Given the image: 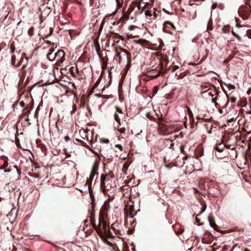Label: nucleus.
<instances>
[{
	"mask_svg": "<svg viewBox=\"0 0 251 251\" xmlns=\"http://www.w3.org/2000/svg\"><path fill=\"white\" fill-rule=\"evenodd\" d=\"M168 62L165 60L161 59V57H157L151 62V67L147 71V76L151 78L158 77L163 72L164 68L166 67Z\"/></svg>",
	"mask_w": 251,
	"mask_h": 251,
	"instance_id": "1",
	"label": "nucleus"
},
{
	"mask_svg": "<svg viewBox=\"0 0 251 251\" xmlns=\"http://www.w3.org/2000/svg\"><path fill=\"white\" fill-rule=\"evenodd\" d=\"M97 227L98 229V230L95 229V230L100 236H102L103 234H104L107 237H114L110 230V228L109 227H107L106 223L102 214H99V225L97 226Z\"/></svg>",
	"mask_w": 251,
	"mask_h": 251,
	"instance_id": "2",
	"label": "nucleus"
},
{
	"mask_svg": "<svg viewBox=\"0 0 251 251\" xmlns=\"http://www.w3.org/2000/svg\"><path fill=\"white\" fill-rule=\"evenodd\" d=\"M144 0H134L132 1L129 5V7L127 12L130 13L134 12L135 14L139 15L145 11L146 7L142 6L141 3L143 2Z\"/></svg>",
	"mask_w": 251,
	"mask_h": 251,
	"instance_id": "3",
	"label": "nucleus"
},
{
	"mask_svg": "<svg viewBox=\"0 0 251 251\" xmlns=\"http://www.w3.org/2000/svg\"><path fill=\"white\" fill-rule=\"evenodd\" d=\"M122 50V52L118 51L117 50H116V53L117 56V61L119 63H126V65H130L131 63V53L127 51L126 50L121 48Z\"/></svg>",
	"mask_w": 251,
	"mask_h": 251,
	"instance_id": "4",
	"label": "nucleus"
},
{
	"mask_svg": "<svg viewBox=\"0 0 251 251\" xmlns=\"http://www.w3.org/2000/svg\"><path fill=\"white\" fill-rule=\"evenodd\" d=\"M113 177V174L112 172L110 171L105 175H101L100 176V186L103 190V193L106 195L107 187L110 184V182L112 181Z\"/></svg>",
	"mask_w": 251,
	"mask_h": 251,
	"instance_id": "5",
	"label": "nucleus"
},
{
	"mask_svg": "<svg viewBox=\"0 0 251 251\" xmlns=\"http://www.w3.org/2000/svg\"><path fill=\"white\" fill-rule=\"evenodd\" d=\"M8 162L7 160L4 161V163L0 167V170H4V172L5 173L13 172L18 175L17 179H20L21 172L20 169L16 165L10 166L7 169Z\"/></svg>",
	"mask_w": 251,
	"mask_h": 251,
	"instance_id": "6",
	"label": "nucleus"
},
{
	"mask_svg": "<svg viewBox=\"0 0 251 251\" xmlns=\"http://www.w3.org/2000/svg\"><path fill=\"white\" fill-rule=\"evenodd\" d=\"M238 13L240 16L244 20L248 19L251 14V7L247 4L242 5L240 6L238 9Z\"/></svg>",
	"mask_w": 251,
	"mask_h": 251,
	"instance_id": "7",
	"label": "nucleus"
},
{
	"mask_svg": "<svg viewBox=\"0 0 251 251\" xmlns=\"http://www.w3.org/2000/svg\"><path fill=\"white\" fill-rule=\"evenodd\" d=\"M164 120L162 117L158 118L157 122L159 132L162 134H167L169 133L168 126L164 123Z\"/></svg>",
	"mask_w": 251,
	"mask_h": 251,
	"instance_id": "8",
	"label": "nucleus"
},
{
	"mask_svg": "<svg viewBox=\"0 0 251 251\" xmlns=\"http://www.w3.org/2000/svg\"><path fill=\"white\" fill-rule=\"evenodd\" d=\"M65 55L66 53L65 51L63 50H59L56 52L55 54V59L56 61L55 64L58 66H60L61 64H62L64 61L65 60Z\"/></svg>",
	"mask_w": 251,
	"mask_h": 251,
	"instance_id": "9",
	"label": "nucleus"
},
{
	"mask_svg": "<svg viewBox=\"0 0 251 251\" xmlns=\"http://www.w3.org/2000/svg\"><path fill=\"white\" fill-rule=\"evenodd\" d=\"M134 211V207L133 205H127L125 208V213L126 215V217H125V223L127 222V218L128 217L130 219H132L135 214H133V212Z\"/></svg>",
	"mask_w": 251,
	"mask_h": 251,
	"instance_id": "10",
	"label": "nucleus"
},
{
	"mask_svg": "<svg viewBox=\"0 0 251 251\" xmlns=\"http://www.w3.org/2000/svg\"><path fill=\"white\" fill-rule=\"evenodd\" d=\"M39 9L41 12V16L42 18H45L48 16L51 11V9L45 4L41 5Z\"/></svg>",
	"mask_w": 251,
	"mask_h": 251,
	"instance_id": "11",
	"label": "nucleus"
},
{
	"mask_svg": "<svg viewBox=\"0 0 251 251\" xmlns=\"http://www.w3.org/2000/svg\"><path fill=\"white\" fill-rule=\"evenodd\" d=\"M95 176H93V174L90 173L89 178L87 179V181L85 182V185L88 186V189L89 192V194L90 196L92 197V195L93 194V192L91 188L92 182L94 177Z\"/></svg>",
	"mask_w": 251,
	"mask_h": 251,
	"instance_id": "12",
	"label": "nucleus"
},
{
	"mask_svg": "<svg viewBox=\"0 0 251 251\" xmlns=\"http://www.w3.org/2000/svg\"><path fill=\"white\" fill-rule=\"evenodd\" d=\"M110 205L108 202H105L104 203L102 206L100 212L99 214H102L103 215V217H104L105 215L106 214L107 211L110 208Z\"/></svg>",
	"mask_w": 251,
	"mask_h": 251,
	"instance_id": "13",
	"label": "nucleus"
},
{
	"mask_svg": "<svg viewBox=\"0 0 251 251\" xmlns=\"http://www.w3.org/2000/svg\"><path fill=\"white\" fill-rule=\"evenodd\" d=\"M164 29L166 32H169L168 31H167V28L168 29H172L173 30H175L176 27L175 25L170 21H166L164 23Z\"/></svg>",
	"mask_w": 251,
	"mask_h": 251,
	"instance_id": "14",
	"label": "nucleus"
},
{
	"mask_svg": "<svg viewBox=\"0 0 251 251\" xmlns=\"http://www.w3.org/2000/svg\"><path fill=\"white\" fill-rule=\"evenodd\" d=\"M133 42L141 45L143 47H146L149 45V41L144 39H139L138 40H134Z\"/></svg>",
	"mask_w": 251,
	"mask_h": 251,
	"instance_id": "15",
	"label": "nucleus"
},
{
	"mask_svg": "<svg viewBox=\"0 0 251 251\" xmlns=\"http://www.w3.org/2000/svg\"><path fill=\"white\" fill-rule=\"evenodd\" d=\"M54 50L52 49H50L48 53L47 54V58L50 61H53L55 59V53H53Z\"/></svg>",
	"mask_w": 251,
	"mask_h": 251,
	"instance_id": "16",
	"label": "nucleus"
},
{
	"mask_svg": "<svg viewBox=\"0 0 251 251\" xmlns=\"http://www.w3.org/2000/svg\"><path fill=\"white\" fill-rule=\"evenodd\" d=\"M112 38L114 39V42L112 44V46L115 45V43H118L120 41V39H123V37L117 33H114L112 36Z\"/></svg>",
	"mask_w": 251,
	"mask_h": 251,
	"instance_id": "17",
	"label": "nucleus"
},
{
	"mask_svg": "<svg viewBox=\"0 0 251 251\" xmlns=\"http://www.w3.org/2000/svg\"><path fill=\"white\" fill-rule=\"evenodd\" d=\"M208 219V221H209V224L212 227L215 229H216L217 225L215 222V220H214V217L213 216H212L211 215H209Z\"/></svg>",
	"mask_w": 251,
	"mask_h": 251,
	"instance_id": "18",
	"label": "nucleus"
},
{
	"mask_svg": "<svg viewBox=\"0 0 251 251\" xmlns=\"http://www.w3.org/2000/svg\"><path fill=\"white\" fill-rule=\"evenodd\" d=\"M90 204H91V209L89 210V213L90 215V218H95V202H92Z\"/></svg>",
	"mask_w": 251,
	"mask_h": 251,
	"instance_id": "19",
	"label": "nucleus"
},
{
	"mask_svg": "<svg viewBox=\"0 0 251 251\" xmlns=\"http://www.w3.org/2000/svg\"><path fill=\"white\" fill-rule=\"evenodd\" d=\"M115 226H118V224L115 223L113 224L111 226V228L114 231L116 235H121V230L116 228Z\"/></svg>",
	"mask_w": 251,
	"mask_h": 251,
	"instance_id": "20",
	"label": "nucleus"
},
{
	"mask_svg": "<svg viewBox=\"0 0 251 251\" xmlns=\"http://www.w3.org/2000/svg\"><path fill=\"white\" fill-rule=\"evenodd\" d=\"M115 226H118V224L115 223L113 224L111 226V228L114 231L116 235H121V230L116 228Z\"/></svg>",
	"mask_w": 251,
	"mask_h": 251,
	"instance_id": "21",
	"label": "nucleus"
},
{
	"mask_svg": "<svg viewBox=\"0 0 251 251\" xmlns=\"http://www.w3.org/2000/svg\"><path fill=\"white\" fill-rule=\"evenodd\" d=\"M115 226H118V224L115 223L113 224L111 226V228L114 231L116 235H121V230L116 228Z\"/></svg>",
	"mask_w": 251,
	"mask_h": 251,
	"instance_id": "22",
	"label": "nucleus"
},
{
	"mask_svg": "<svg viewBox=\"0 0 251 251\" xmlns=\"http://www.w3.org/2000/svg\"><path fill=\"white\" fill-rule=\"evenodd\" d=\"M115 226H118V224L115 223L113 224L111 226V228L114 231L116 235H121V230L116 228Z\"/></svg>",
	"mask_w": 251,
	"mask_h": 251,
	"instance_id": "23",
	"label": "nucleus"
},
{
	"mask_svg": "<svg viewBox=\"0 0 251 251\" xmlns=\"http://www.w3.org/2000/svg\"><path fill=\"white\" fill-rule=\"evenodd\" d=\"M115 226H118V224L115 223L113 224L111 226V228L114 231L116 235H121V230L116 228Z\"/></svg>",
	"mask_w": 251,
	"mask_h": 251,
	"instance_id": "24",
	"label": "nucleus"
},
{
	"mask_svg": "<svg viewBox=\"0 0 251 251\" xmlns=\"http://www.w3.org/2000/svg\"><path fill=\"white\" fill-rule=\"evenodd\" d=\"M16 58L15 55H12L11 57V64L15 67H18L21 66V63H18L16 64Z\"/></svg>",
	"mask_w": 251,
	"mask_h": 251,
	"instance_id": "25",
	"label": "nucleus"
},
{
	"mask_svg": "<svg viewBox=\"0 0 251 251\" xmlns=\"http://www.w3.org/2000/svg\"><path fill=\"white\" fill-rule=\"evenodd\" d=\"M225 147V145H223L222 144H219V145H217L216 146V147H215V149L217 151H218L220 152H221L224 151Z\"/></svg>",
	"mask_w": 251,
	"mask_h": 251,
	"instance_id": "26",
	"label": "nucleus"
},
{
	"mask_svg": "<svg viewBox=\"0 0 251 251\" xmlns=\"http://www.w3.org/2000/svg\"><path fill=\"white\" fill-rule=\"evenodd\" d=\"M101 80L100 77H99V78L97 80V81L96 82V83L94 84L93 86L92 87L91 89L90 90V93H92L94 92V90L98 87V86L99 85L100 82Z\"/></svg>",
	"mask_w": 251,
	"mask_h": 251,
	"instance_id": "27",
	"label": "nucleus"
},
{
	"mask_svg": "<svg viewBox=\"0 0 251 251\" xmlns=\"http://www.w3.org/2000/svg\"><path fill=\"white\" fill-rule=\"evenodd\" d=\"M213 21L211 18H210L208 20L207 25V30H212L213 29Z\"/></svg>",
	"mask_w": 251,
	"mask_h": 251,
	"instance_id": "28",
	"label": "nucleus"
},
{
	"mask_svg": "<svg viewBox=\"0 0 251 251\" xmlns=\"http://www.w3.org/2000/svg\"><path fill=\"white\" fill-rule=\"evenodd\" d=\"M230 30V26L229 25H225L223 27L222 30L224 33H228L229 32Z\"/></svg>",
	"mask_w": 251,
	"mask_h": 251,
	"instance_id": "29",
	"label": "nucleus"
},
{
	"mask_svg": "<svg viewBox=\"0 0 251 251\" xmlns=\"http://www.w3.org/2000/svg\"><path fill=\"white\" fill-rule=\"evenodd\" d=\"M203 154V151L201 149H198L196 151L195 155L196 158H199Z\"/></svg>",
	"mask_w": 251,
	"mask_h": 251,
	"instance_id": "30",
	"label": "nucleus"
},
{
	"mask_svg": "<svg viewBox=\"0 0 251 251\" xmlns=\"http://www.w3.org/2000/svg\"><path fill=\"white\" fill-rule=\"evenodd\" d=\"M102 65L101 68L103 70L105 69L107 67V60H105L104 57H102L101 59Z\"/></svg>",
	"mask_w": 251,
	"mask_h": 251,
	"instance_id": "31",
	"label": "nucleus"
},
{
	"mask_svg": "<svg viewBox=\"0 0 251 251\" xmlns=\"http://www.w3.org/2000/svg\"><path fill=\"white\" fill-rule=\"evenodd\" d=\"M90 223H91V224L92 227L95 229H95L98 230V228L97 227V225H96V224L95 218H90Z\"/></svg>",
	"mask_w": 251,
	"mask_h": 251,
	"instance_id": "32",
	"label": "nucleus"
},
{
	"mask_svg": "<svg viewBox=\"0 0 251 251\" xmlns=\"http://www.w3.org/2000/svg\"><path fill=\"white\" fill-rule=\"evenodd\" d=\"M129 166V164L127 162H126L124 163L122 169V171L124 174H126V171L128 169Z\"/></svg>",
	"mask_w": 251,
	"mask_h": 251,
	"instance_id": "33",
	"label": "nucleus"
},
{
	"mask_svg": "<svg viewBox=\"0 0 251 251\" xmlns=\"http://www.w3.org/2000/svg\"><path fill=\"white\" fill-rule=\"evenodd\" d=\"M115 120L118 123L119 125H121V120L119 116L118 113L115 112L114 115Z\"/></svg>",
	"mask_w": 251,
	"mask_h": 251,
	"instance_id": "34",
	"label": "nucleus"
},
{
	"mask_svg": "<svg viewBox=\"0 0 251 251\" xmlns=\"http://www.w3.org/2000/svg\"><path fill=\"white\" fill-rule=\"evenodd\" d=\"M47 29L49 31V33L47 34L46 35H45V37L44 38V40L48 38L52 33L53 29L52 28H51V27L48 28Z\"/></svg>",
	"mask_w": 251,
	"mask_h": 251,
	"instance_id": "35",
	"label": "nucleus"
},
{
	"mask_svg": "<svg viewBox=\"0 0 251 251\" xmlns=\"http://www.w3.org/2000/svg\"><path fill=\"white\" fill-rule=\"evenodd\" d=\"M28 107H26L23 110V115L28 116L29 114L30 113V110L28 109Z\"/></svg>",
	"mask_w": 251,
	"mask_h": 251,
	"instance_id": "36",
	"label": "nucleus"
},
{
	"mask_svg": "<svg viewBox=\"0 0 251 251\" xmlns=\"http://www.w3.org/2000/svg\"><path fill=\"white\" fill-rule=\"evenodd\" d=\"M97 170H98V167H97L96 166H94L92 168L91 173L92 174H93V176H95L96 175L98 174Z\"/></svg>",
	"mask_w": 251,
	"mask_h": 251,
	"instance_id": "37",
	"label": "nucleus"
},
{
	"mask_svg": "<svg viewBox=\"0 0 251 251\" xmlns=\"http://www.w3.org/2000/svg\"><path fill=\"white\" fill-rule=\"evenodd\" d=\"M34 27L32 26V27H30L29 28V29L28 30V34L30 36H33V35H34Z\"/></svg>",
	"mask_w": 251,
	"mask_h": 251,
	"instance_id": "38",
	"label": "nucleus"
},
{
	"mask_svg": "<svg viewBox=\"0 0 251 251\" xmlns=\"http://www.w3.org/2000/svg\"><path fill=\"white\" fill-rule=\"evenodd\" d=\"M118 131L121 133H124L126 131V128L124 127H121V125L118 126Z\"/></svg>",
	"mask_w": 251,
	"mask_h": 251,
	"instance_id": "39",
	"label": "nucleus"
},
{
	"mask_svg": "<svg viewBox=\"0 0 251 251\" xmlns=\"http://www.w3.org/2000/svg\"><path fill=\"white\" fill-rule=\"evenodd\" d=\"M145 12V15L147 16V17H151L152 16V13H153V11L152 10H146L144 11Z\"/></svg>",
	"mask_w": 251,
	"mask_h": 251,
	"instance_id": "40",
	"label": "nucleus"
},
{
	"mask_svg": "<svg viewBox=\"0 0 251 251\" xmlns=\"http://www.w3.org/2000/svg\"><path fill=\"white\" fill-rule=\"evenodd\" d=\"M231 33L235 38H237V39L239 41H241V38L240 36L236 34L233 30H231Z\"/></svg>",
	"mask_w": 251,
	"mask_h": 251,
	"instance_id": "41",
	"label": "nucleus"
},
{
	"mask_svg": "<svg viewBox=\"0 0 251 251\" xmlns=\"http://www.w3.org/2000/svg\"><path fill=\"white\" fill-rule=\"evenodd\" d=\"M25 86H24L23 87H22L19 84L18 86V94L19 95H22L24 92L23 89L24 88Z\"/></svg>",
	"mask_w": 251,
	"mask_h": 251,
	"instance_id": "42",
	"label": "nucleus"
},
{
	"mask_svg": "<svg viewBox=\"0 0 251 251\" xmlns=\"http://www.w3.org/2000/svg\"><path fill=\"white\" fill-rule=\"evenodd\" d=\"M15 144L18 148L21 149L20 143V140L17 137H15Z\"/></svg>",
	"mask_w": 251,
	"mask_h": 251,
	"instance_id": "43",
	"label": "nucleus"
},
{
	"mask_svg": "<svg viewBox=\"0 0 251 251\" xmlns=\"http://www.w3.org/2000/svg\"><path fill=\"white\" fill-rule=\"evenodd\" d=\"M153 1V0H150L149 1H146V2H145L143 1V2H142V3L145 4L144 6H145L146 9L148 8V6L151 5V3H150V2H152Z\"/></svg>",
	"mask_w": 251,
	"mask_h": 251,
	"instance_id": "44",
	"label": "nucleus"
},
{
	"mask_svg": "<svg viewBox=\"0 0 251 251\" xmlns=\"http://www.w3.org/2000/svg\"><path fill=\"white\" fill-rule=\"evenodd\" d=\"M117 6L119 8L122 7L123 1L122 0H116Z\"/></svg>",
	"mask_w": 251,
	"mask_h": 251,
	"instance_id": "45",
	"label": "nucleus"
},
{
	"mask_svg": "<svg viewBox=\"0 0 251 251\" xmlns=\"http://www.w3.org/2000/svg\"><path fill=\"white\" fill-rule=\"evenodd\" d=\"M25 57L26 58V59L27 60V58L26 56V54L25 53H24V54H22V56L21 57V59L20 60V61H19L18 63H21V65L22 64L23 61V60H24V58Z\"/></svg>",
	"mask_w": 251,
	"mask_h": 251,
	"instance_id": "46",
	"label": "nucleus"
},
{
	"mask_svg": "<svg viewBox=\"0 0 251 251\" xmlns=\"http://www.w3.org/2000/svg\"><path fill=\"white\" fill-rule=\"evenodd\" d=\"M205 117V115H202L201 117V116H199V117H197V119H203L204 120V121L205 122H209L210 121V119H204V117Z\"/></svg>",
	"mask_w": 251,
	"mask_h": 251,
	"instance_id": "47",
	"label": "nucleus"
},
{
	"mask_svg": "<svg viewBox=\"0 0 251 251\" xmlns=\"http://www.w3.org/2000/svg\"><path fill=\"white\" fill-rule=\"evenodd\" d=\"M77 110V107L76 105L73 104V110L71 111V114L73 115L74 114Z\"/></svg>",
	"mask_w": 251,
	"mask_h": 251,
	"instance_id": "48",
	"label": "nucleus"
},
{
	"mask_svg": "<svg viewBox=\"0 0 251 251\" xmlns=\"http://www.w3.org/2000/svg\"><path fill=\"white\" fill-rule=\"evenodd\" d=\"M80 143H81V145L82 146L86 148L87 149H88L89 150H91L90 147L88 145H87L86 143L84 142L83 141H80Z\"/></svg>",
	"mask_w": 251,
	"mask_h": 251,
	"instance_id": "49",
	"label": "nucleus"
},
{
	"mask_svg": "<svg viewBox=\"0 0 251 251\" xmlns=\"http://www.w3.org/2000/svg\"><path fill=\"white\" fill-rule=\"evenodd\" d=\"M246 35L249 39H251V29H248L246 31Z\"/></svg>",
	"mask_w": 251,
	"mask_h": 251,
	"instance_id": "50",
	"label": "nucleus"
},
{
	"mask_svg": "<svg viewBox=\"0 0 251 251\" xmlns=\"http://www.w3.org/2000/svg\"><path fill=\"white\" fill-rule=\"evenodd\" d=\"M208 86L206 84H205L204 83H202L201 86V90H204V89H206L207 88H208Z\"/></svg>",
	"mask_w": 251,
	"mask_h": 251,
	"instance_id": "51",
	"label": "nucleus"
},
{
	"mask_svg": "<svg viewBox=\"0 0 251 251\" xmlns=\"http://www.w3.org/2000/svg\"><path fill=\"white\" fill-rule=\"evenodd\" d=\"M116 112H117V113H120V114H123V113L122 109L116 106Z\"/></svg>",
	"mask_w": 251,
	"mask_h": 251,
	"instance_id": "52",
	"label": "nucleus"
},
{
	"mask_svg": "<svg viewBox=\"0 0 251 251\" xmlns=\"http://www.w3.org/2000/svg\"><path fill=\"white\" fill-rule=\"evenodd\" d=\"M115 147L119 149L120 150V151H123V147H122V146L121 145L117 144V145H116L115 146Z\"/></svg>",
	"mask_w": 251,
	"mask_h": 251,
	"instance_id": "53",
	"label": "nucleus"
},
{
	"mask_svg": "<svg viewBox=\"0 0 251 251\" xmlns=\"http://www.w3.org/2000/svg\"><path fill=\"white\" fill-rule=\"evenodd\" d=\"M179 67L178 66H174L172 67V72H175L176 70L178 69Z\"/></svg>",
	"mask_w": 251,
	"mask_h": 251,
	"instance_id": "54",
	"label": "nucleus"
},
{
	"mask_svg": "<svg viewBox=\"0 0 251 251\" xmlns=\"http://www.w3.org/2000/svg\"><path fill=\"white\" fill-rule=\"evenodd\" d=\"M206 208V205H204V206H202V210H201V212H200V213H199L197 216L200 215H201V213H203V212L205 210Z\"/></svg>",
	"mask_w": 251,
	"mask_h": 251,
	"instance_id": "55",
	"label": "nucleus"
},
{
	"mask_svg": "<svg viewBox=\"0 0 251 251\" xmlns=\"http://www.w3.org/2000/svg\"><path fill=\"white\" fill-rule=\"evenodd\" d=\"M153 10H154V9H153ZM152 16H153V19H155L157 18V16H158V14L156 13L154 10H153V13H152Z\"/></svg>",
	"mask_w": 251,
	"mask_h": 251,
	"instance_id": "56",
	"label": "nucleus"
},
{
	"mask_svg": "<svg viewBox=\"0 0 251 251\" xmlns=\"http://www.w3.org/2000/svg\"><path fill=\"white\" fill-rule=\"evenodd\" d=\"M64 151L67 157L71 156V154L67 152V150L66 149H64Z\"/></svg>",
	"mask_w": 251,
	"mask_h": 251,
	"instance_id": "57",
	"label": "nucleus"
},
{
	"mask_svg": "<svg viewBox=\"0 0 251 251\" xmlns=\"http://www.w3.org/2000/svg\"><path fill=\"white\" fill-rule=\"evenodd\" d=\"M39 147L41 148V149L42 150V151H44V150H46L45 146L42 143L40 144Z\"/></svg>",
	"mask_w": 251,
	"mask_h": 251,
	"instance_id": "58",
	"label": "nucleus"
},
{
	"mask_svg": "<svg viewBox=\"0 0 251 251\" xmlns=\"http://www.w3.org/2000/svg\"><path fill=\"white\" fill-rule=\"evenodd\" d=\"M230 101L233 103L235 102L236 101V98L235 97H231L230 98Z\"/></svg>",
	"mask_w": 251,
	"mask_h": 251,
	"instance_id": "59",
	"label": "nucleus"
},
{
	"mask_svg": "<svg viewBox=\"0 0 251 251\" xmlns=\"http://www.w3.org/2000/svg\"><path fill=\"white\" fill-rule=\"evenodd\" d=\"M218 4L217 3H214L212 5V9H214L217 7Z\"/></svg>",
	"mask_w": 251,
	"mask_h": 251,
	"instance_id": "60",
	"label": "nucleus"
},
{
	"mask_svg": "<svg viewBox=\"0 0 251 251\" xmlns=\"http://www.w3.org/2000/svg\"><path fill=\"white\" fill-rule=\"evenodd\" d=\"M147 117L151 120H153V117L150 115L149 113L146 114Z\"/></svg>",
	"mask_w": 251,
	"mask_h": 251,
	"instance_id": "61",
	"label": "nucleus"
},
{
	"mask_svg": "<svg viewBox=\"0 0 251 251\" xmlns=\"http://www.w3.org/2000/svg\"><path fill=\"white\" fill-rule=\"evenodd\" d=\"M180 151L181 153H184V147L183 146H181L180 148Z\"/></svg>",
	"mask_w": 251,
	"mask_h": 251,
	"instance_id": "62",
	"label": "nucleus"
},
{
	"mask_svg": "<svg viewBox=\"0 0 251 251\" xmlns=\"http://www.w3.org/2000/svg\"><path fill=\"white\" fill-rule=\"evenodd\" d=\"M86 107L89 114H91V111L89 105L88 104H86Z\"/></svg>",
	"mask_w": 251,
	"mask_h": 251,
	"instance_id": "63",
	"label": "nucleus"
},
{
	"mask_svg": "<svg viewBox=\"0 0 251 251\" xmlns=\"http://www.w3.org/2000/svg\"><path fill=\"white\" fill-rule=\"evenodd\" d=\"M36 144H37V146L39 147L40 145V144H41V141L39 139H37L36 141Z\"/></svg>",
	"mask_w": 251,
	"mask_h": 251,
	"instance_id": "64",
	"label": "nucleus"
}]
</instances>
